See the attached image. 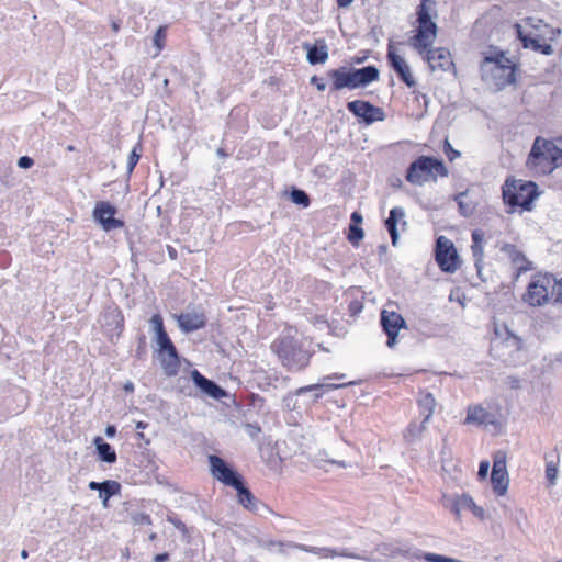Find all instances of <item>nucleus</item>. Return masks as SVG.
<instances>
[{
    "instance_id": "obj_1",
    "label": "nucleus",
    "mask_w": 562,
    "mask_h": 562,
    "mask_svg": "<svg viewBox=\"0 0 562 562\" xmlns=\"http://www.w3.org/2000/svg\"><path fill=\"white\" fill-rule=\"evenodd\" d=\"M435 0H420L416 7V32L408 38V45L419 54H425L424 59L428 63L431 71L440 69L448 71L451 68L456 74V65L451 58L450 50L446 47L432 48L438 35V25L435 21L438 16Z\"/></svg>"
},
{
    "instance_id": "obj_2",
    "label": "nucleus",
    "mask_w": 562,
    "mask_h": 562,
    "mask_svg": "<svg viewBox=\"0 0 562 562\" xmlns=\"http://www.w3.org/2000/svg\"><path fill=\"white\" fill-rule=\"evenodd\" d=\"M507 54V50L494 45H490L488 49L482 53L481 79L486 83H493L497 91L504 90L508 86H515L518 80L520 65Z\"/></svg>"
},
{
    "instance_id": "obj_3",
    "label": "nucleus",
    "mask_w": 562,
    "mask_h": 562,
    "mask_svg": "<svg viewBox=\"0 0 562 562\" xmlns=\"http://www.w3.org/2000/svg\"><path fill=\"white\" fill-rule=\"evenodd\" d=\"M539 186L532 180L515 179L507 177L502 186L504 204L514 212H530L533 210L535 201L540 196Z\"/></svg>"
},
{
    "instance_id": "obj_4",
    "label": "nucleus",
    "mask_w": 562,
    "mask_h": 562,
    "mask_svg": "<svg viewBox=\"0 0 562 562\" xmlns=\"http://www.w3.org/2000/svg\"><path fill=\"white\" fill-rule=\"evenodd\" d=\"M271 350L288 371L297 372L308 364L314 351L304 348L302 340L292 335H281L271 344Z\"/></svg>"
},
{
    "instance_id": "obj_5",
    "label": "nucleus",
    "mask_w": 562,
    "mask_h": 562,
    "mask_svg": "<svg viewBox=\"0 0 562 562\" xmlns=\"http://www.w3.org/2000/svg\"><path fill=\"white\" fill-rule=\"evenodd\" d=\"M449 170L442 158L431 155L416 157L405 170V179L415 186H423L430 180L437 181V177H448Z\"/></svg>"
},
{
    "instance_id": "obj_6",
    "label": "nucleus",
    "mask_w": 562,
    "mask_h": 562,
    "mask_svg": "<svg viewBox=\"0 0 562 562\" xmlns=\"http://www.w3.org/2000/svg\"><path fill=\"white\" fill-rule=\"evenodd\" d=\"M527 165L530 168L541 167L542 175H550L562 167V148L551 139L537 136L528 154Z\"/></svg>"
},
{
    "instance_id": "obj_7",
    "label": "nucleus",
    "mask_w": 562,
    "mask_h": 562,
    "mask_svg": "<svg viewBox=\"0 0 562 562\" xmlns=\"http://www.w3.org/2000/svg\"><path fill=\"white\" fill-rule=\"evenodd\" d=\"M435 261L445 273H454L461 266L462 260L452 240L440 235L435 240Z\"/></svg>"
},
{
    "instance_id": "obj_8",
    "label": "nucleus",
    "mask_w": 562,
    "mask_h": 562,
    "mask_svg": "<svg viewBox=\"0 0 562 562\" xmlns=\"http://www.w3.org/2000/svg\"><path fill=\"white\" fill-rule=\"evenodd\" d=\"M207 462L210 467V473L216 481L221 482L225 486L235 488L245 483L244 476L238 472L235 465L217 454H209Z\"/></svg>"
},
{
    "instance_id": "obj_9",
    "label": "nucleus",
    "mask_w": 562,
    "mask_h": 562,
    "mask_svg": "<svg viewBox=\"0 0 562 562\" xmlns=\"http://www.w3.org/2000/svg\"><path fill=\"white\" fill-rule=\"evenodd\" d=\"M119 207L110 201H97L92 210V220L105 233L123 228L125 221L119 217Z\"/></svg>"
},
{
    "instance_id": "obj_10",
    "label": "nucleus",
    "mask_w": 562,
    "mask_h": 562,
    "mask_svg": "<svg viewBox=\"0 0 562 562\" xmlns=\"http://www.w3.org/2000/svg\"><path fill=\"white\" fill-rule=\"evenodd\" d=\"M347 110L356 117L361 125L369 126L375 122H383L386 117L385 111L370 101L357 99L348 101Z\"/></svg>"
},
{
    "instance_id": "obj_11",
    "label": "nucleus",
    "mask_w": 562,
    "mask_h": 562,
    "mask_svg": "<svg viewBox=\"0 0 562 562\" xmlns=\"http://www.w3.org/2000/svg\"><path fill=\"white\" fill-rule=\"evenodd\" d=\"M100 322L101 326L104 328L108 340L115 345L125 328V319L122 310L114 303L105 306L101 314Z\"/></svg>"
},
{
    "instance_id": "obj_12",
    "label": "nucleus",
    "mask_w": 562,
    "mask_h": 562,
    "mask_svg": "<svg viewBox=\"0 0 562 562\" xmlns=\"http://www.w3.org/2000/svg\"><path fill=\"white\" fill-rule=\"evenodd\" d=\"M190 380L198 393V397H209L215 401L231 397V393L216 381L209 379L198 369L190 371Z\"/></svg>"
},
{
    "instance_id": "obj_13",
    "label": "nucleus",
    "mask_w": 562,
    "mask_h": 562,
    "mask_svg": "<svg viewBox=\"0 0 562 562\" xmlns=\"http://www.w3.org/2000/svg\"><path fill=\"white\" fill-rule=\"evenodd\" d=\"M380 326L386 335V346L392 349L397 345L400 330L407 328V323L402 314L395 311L382 310L380 313Z\"/></svg>"
},
{
    "instance_id": "obj_14",
    "label": "nucleus",
    "mask_w": 562,
    "mask_h": 562,
    "mask_svg": "<svg viewBox=\"0 0 562 562\" xmlns=\"http://www.w3.org/2000/svg\"><path fill=\"white\" fill-rule=\"evenodd\" d=\"M190 307L189 305L186 312L173 314L180 331L186 335L203 329L207 325V316L204 310L195 307L190 310Z\"/></svg>"
},
{
    "instance_id": "obj_15",
    "label": "nucleus",
    "mask_w": 562,
    "mask_h": 562,
    "mask_svg": "<svg viewBox=\"0 0 562 562\" xmlns=\"http://www.w3.org/2000/svg\"><path fill=\"white\" fill-rule=\"evenodd\" d=\"M552 273H546L533 278L528 286L524 300L531 306H542L549 301L548 286L551 283Z\"/></svg>"
},
{
    "instance_id": "obj_16",
    "label": "nucleus",
    "mask_w": 562,
    "mask_h": 562,
    "mask_svg": "<svg viewBox=\"0 0 562 562\" xmlns=\"http://www.w3.org/2000/svg\"><path fill=\"white\" fill-rule=\"evenodd\" d=\"M491 483L493 492L497 496H504L508 491L509 477L506 465V453L497 451L494 454L491 472Z\"/></svg>"
},
{
    "instance_id": "obj_17",
    "label": "nucleus",
    "mask_w": 562,
    "mask_h": 562,
    "mask_svg": "<svg viewBox=\"0 0 562 562\" xmlns=\"http://www.w3.org/2000/svg\"><path fill=\"white\" fill-rule=\"evenodd\" d=\"M386 59L390 68L406 87L414 88L417 85L409 65L405 58L396 52L392 42L387 44Z\"/></svg>"
},
{
    "instance_id": "obj_18",
    "label": "nucleus",
    "mask_w": 562,
    "mask_h": 562,
    "mask_svg": "<svg viewBox=\"0 0 562 562\" xmlns=\"http://www.w3.org/2000/svg\"><path fill=\"white\" fill-rule=\"evenodd\" d=\"M153 358L160 363L164 374L168 378L176 376L180 371L182 361L186 360L176 346L154 351Z\"/></svg>"
},
{
    "instance_id": "obj_19",
    "label": "nucleus",
    "mask_w": 562,
    "mask_h": 562,
    "mask_svg": "<svg viewBox=\"0 0 562 562\" xmlns=\"http://www.w3.org/2000/svg\"><path fill=\"white\" fill-rule=\"evenodd\" d=\"M326 77L329 80V93H336L344 89L353 90L352 66L342 65L328 69Z\"/></svg>"
},
{
    "instance_id": "obj_20",
    "label": "nucleus",
    "mask_w": 562,
    "mask_h": 562,
    "mask_svg": "<svg viewBox=\"0 0 562 562\" xmlns=\"http://www.w3.org/2000/svg\"><path fill=\"white\" fill-rule=\"evenodd\" d=\"M237 493L238 503L247 510L263 515V513H273L272 509L260 502L247 486V483H240L239 486L234 488Z\"/></svg>"
},
{
    "instance_id": "obj_21",
    "label": "nucleus",
    "mask_w": 562,
    "mask_h": 562,
    "mask_svg": "<svg viewBox=\"0 0 562 562\" xmlns=\"http://www.w3.org/2000/svg\"><path fill=\"white\" fill-rule=\"evenodd\" d=\"M149 325L154 334V351L176 346L166 329L164 318L160 313H155L151 315L149 318Z\"/></svg>"
},
{
    "instance_id": "obj_22",
    "label": "nucleus",
    "mask_w": 562,
    "mask_h": 562,
    "mask_svg": "<svg viewBox=\"0 0 562 562\" xmlns=\"http://www.w3.org/2000/svg\"><path fill=\"white\" fill-rule=\"evenodd\" d=\"M465 423L484 427L493 426L495 429H499L502 426L497 415L481 405L468 408Z\"/></svg>"
},
{
    "instance_id": "obj_23",
    "label": "nucleus",
    "mask_w": 562,
    "mask_h": 562,
    "mask_svg": "<svg viewBox=\"0 0 562 562\" xmlns=\"http://www.w3.org/2000/svg\"><path fill=\"white\" fill-rule=\"evenodd\" d=\"M302 48L306 52V60L310 65H323L328 60V46L324 38H317L314 43L304 42Z\"/></svg>"
},
{
    "instance_id": "obj_24",
    "label": "nucleus",
    "mask_w": 562,
    "mask_h": 562,
    "mask_svg": "<svg viewBox=\"0 0 562 562\" xmlns=\"http://www.w3.org/2000/svg\"><path fill=\"white\" fill-rule=\"evenodd\" d=\"M353 90L364 89L372 82L379 81L380 70L375 65H367L360 68L352 66Z\"/></svg>"
},
{
    "instance_id": "obj_25",
    "label": "nucleus",
    "mask_w": 562,
    "mask_h": 562,
    "mask_svg": "<svg viewBox=\"0 0 562 562\" xmlns=\"http://www.w3.org/2000/svg\"><path fill=\"white\" fill-rule=\"evenodd\" d=\"M484 237L485 233L481 228H475L471 233L472 238V245H471V251L474 259V267L476 269L477 277L481 279L482 282H485L486 279L482 274L483 269V244H484Z\"/></svg>"
},
{
    "instance_id": "obj_26",
    "label": "nucleus",
    "mask_w": 562,
    "mask_h": 562,
    "mask_svg": "<svg viewBox=\"0 0 562 562\" xmlns=\"http://www.w3.org/2000/svg\"><path fill=\"white\" fill-rule=\"evenodd\" d=\"M508 248H510L509 256L513 265L515 266L513 279L516 281L521 273L532 270L533 267L532 262L529 261L525 254L521 250H518L515 245L506 244L504 250L508 252Z\"/></svg>"
},
{
    "instance_id": "obj_27",
    "label": "nucleus",
    "mask_w": 562,
    "mask_h": 562,
    "mask_svg": "<svg viewBox=\"0 0 562 562\" xmlns=\"http://www.w3.org/2000/svg\"><path fill=\"white\" fill-rule=\"evenodd\" d=\"M360 383H362V380L349 381V382H342V383H330L329 381H324L322 379V382L306 385V386H301V387L296 389V394L297 395H306V393L310 391H321V392H323V394H326V393H329L335 390L358 385Z\"/></svg>"
},
{
    "instance_id": "obj_28",
    "label": "nucleus",
    "mask_w": 562,
    "mask_h": 562,
    "mask_svg": "<svg viewBox=\"0 0 562 562\" xmlns=\"http://www.w3.org/2000/svg\"><path fill=\"white\" fill-rule=\"evenodd\" d=\"M92 445L95 448V456L100 462L108 464H114L117 461V454L112 445L106 442L103 437L95 436L92 440Z\"/></svg>"
},
{
    "instance_id": "obj_29",
    "label": "nucleus",
    "mask_w": 562,
    "mask_h": 562,
    "mask_svg": "<svg viewBox=\"0 0 562 562\" xmlns=\"http://www.w3.org/2000/svg\"><path fill=\"white\" fill-rule=\"evenodd\" d=\"M254 541L259 548L277 551L283 555L288 554V549H299V543L293 541L272 540L259 536H255Z\"/></svg>"
},
{
    "instance_id": "obj_30",
    "label": "nucleus",
    "mask_w": 562,
    "mask_h": 562,
    "mask_svg": "<svg viewBox=\"0 0 562 562\" xmlns=\"http://www.w3.org/2000/svg\"><path fill=\"white\" fill-rule=\"evenodd\" d=\"M301 551L316 554L321 558H336V557H342V558H358L357 554L350 553L348 549H335V548H326V547H313V546H306L299 543V549Z\"/></svg>"
},
{
    "instance_id": "obj_31",
    "label": "nucleus",
    "mask_w": 562,
    "mask_h": 562,
    "mask_svg": "<svg viewBox=\"0 0 562 562\" xmlns=\"http://www.w3.org/2000/svg\"><path fill=\"white\" fill-rule=\"evenodd\" d=\"M416 402L424 423H429L436 406L434 394L427 390H419Z\"/></svg>"
},
{
    "instance_id": "obj_32",
    "label": "nucleus",
    "mask_w": 562,
    "mask_h": 562,
    "mask_svg": "<svg viewBox=\"0 0 562 562\" xmlns=\"http://www.w3.org/2000/svg\"><path fill=\"white\" fill-rule=\"evenodd\" d=\"M282 195L301 209H307L312 204L311 195L295 184L285 188Z\"/></svg>"
},
{
    "instance_id": "obj_33",
    "label": "nucleus",
    "mask_w": 562,
    "mask_h": 562,
    "mask_svg": "<svg viewBox=\"0 0 562 562\" xmlns=\"http://www.w3.org/2000/svg\"><path fill=\"white\" fill-rule=\"evenodd\" d=\"M514 31L516 40L520 42L522 48L536 52L539 43L541 42V35H537L531 32H526L521 24L519 23L514 24Z\"/></svg>"
},
{
    "instance_id": "obj_34",
    "label": "nucleus",
    "mask_w": 562,
    "mask_h": 562,
    "mask_svg": "<svg viewBox=\"0 0 562 562\" xmlns=\"http://www.w3.org/2000/svg\"><path fill=\"white\" fill-rule=\"evenodd\" d=\"M544 460H546V479L551 485H553V484H555V480L558 477L559 463H560V453H559L558 449H553V450L544 453Z\"/></svg>"
},
{
    "instance_id": "obj_35",
    "label": "nucleus",
    "mask_w": 562,
    "mask_h": 562,
    "mask_svg": "<svg viewBox=\"0 0 562 562\" xmlns=\"http://www.w3.org/2000/svg\"><path fill=\"white\" fill-rule=\"evenodd\" d=\"M405 211L401 206H394L390 210L389 216L384 220V227L386 231L397 229V225L401 224L404 228L407 222L404 220Z\"/></svg>"
},
{
    "instance_id": "obj_36",
    "label": "nucleus",
    "mask_w": 562,
    "mask_h": 562,
    "mask_svg": "<svg viewBox=\"0 0 562 562\" xmlns=\"http://www.w3.org/2000/svg\"><path fill=\"white\" fill-rule=\"evenodd\" d=\"M468 190L457 193L453 196V200L458 204L459 214L463 217H471L474 215L476 210V204L472 201H467Z\"/></svg>"
},
{
    "instance_id": "obj_37",
    "label": "nucleus",
    "mask_w": 562,
    "mask_h": 562,
    "mask_svg": "<svg viewBox=\"0 0 562 562\" xmlns=\"http://www.w3.org/2000/svg\"><path fill=\"white\" fill-rule=\"evenodd\" d=\"M494 331L497 337H503V335H506L505 341L508 344V346L515 348V350H520L524 346V340L515 335L507 325H503L502 327H498L497 325L494 326Z\"/></svg>"
},
{
    "instance_id": "obj_38",
    "label": "nucleus",
    "mask_w": 562,
    "mask_h": 562,
    "mask_svg": "<svg viewBox=\"0 0 562 562\" xmlns=\"http://www.w3.org/2000/svg\"><path fill=\"white\" fill-rule=\"evenodd\" d=\"M428 423H424V419L418 425L416 422H411L405 429L404 439L407 443H414L420 439L422 434L426 430V425Z\"/></svg>"
},
{
    "instance_id": "obj_39",
    "label": "nucleus",
    "mask_w": 562,
    "mask_h": 562,
    "mask_svg": "<svg viewBox=\"0 0 562 562\" xmlns=\"http://www.w3.org/2000/svg\"><path fill=\"white\" fill-rule=\"evenodd\" d=\"M144 146L142 138L138 139V142L134 145L132 148L128 157H127V166H126V173L127 178L130 179L135 167L139 162L142 155H143Z\"/></svg>"
},
{
    "instance_id": "obj_40",
    "label": "nucleus",
    "mask_w": 562,
    "mask_h": 562,
    "mask_svg": "<svg viewBox=\"0 0 562 562\" xmlns=\"http://www.w3.org/2000/svg\"><path fill=\"white\" fill-rule=\"evenodd\" d=\"M102 488L99 494V498H112L114 496H120L122 492V484L115 480H104L102 481Z\"/></svg>"
},
{
    "instance_id": "obj_41",
    "label": "nucleus",
    "mask_w": 562,
    "mask_h": 562,
    "mask_svg": "<svg viewBox=\"0 0 562 562\" xmlns=\"http://www.w3.org/2000/svg\"><path fill=\"white\" fill-rule=\"evenodd\" d=\"M461 504H462L461 509L470 510L480 520H483L485 518L484 508L476 505L473 497L470 494L462 493Z\"/></svg>"
},
{
    "instance_id": "obj_42",
    "label": "nucleus",
    "mask_w": 562,
    "mask_h": 562,
    "mask_svg": "<svg viewBox=\"0 0 562 562\" xmlns=\"http://www.w3.org/2000/svg\"><path fill=\"white\" fill-rule=\"evenodd\" d=\"M462 494L443 495L441 504L445 508L449 509L457 518H460Z\"/></svg>"
},
{
    "instance_id": "obj_43",
    "label": "nucleus",
    "mask_w": 562,
    "mask_h": 562,
    "mask_svg": "<svg viewBox=\"0 0 562 562\" xmlns=\"http://www.w3.org/2000/svg\"><path fill=\"white\" fill-rule=\"evenodd\" d=\"M168 27L167 25H159L153 36V45L158 52H161L166 45Z\"/></svg>"
},
{
    "instance_id": "obj_44",
    "label": "nucleus",
    "mask_w": 562,
    "mask_h": 562,
    "mask_svg": "<svg viewBox=\"0 0 562 562\" xmlns=\"http://www.w3.org/2000/svg\"><path fill=\"white\" fill-rule=\"evenodd\" d=\"M190 378H179L176 384V391L187 397H198V393L190 386Z\"/></svg>"
},
{
    "instance_id": "obj_45",
    "label": "nucleus",
    "mask_w": 562,
    "mask_h": 562,
    "mask_svg": "<svg viewBox=\"0 0 562 562\" xmlns=\"http://www.w3.org/2000/svg\"><path fill=\"white\" fill-rule=\"evenodd\" d=\"M364 238V231L361 226H349L347 239L353 247H359Z\"/></svg>"
},
{
    "instance_id": "obj_46",
    "label": "nucleus",
    "mask_w": 562,
    "mask_h": 562,
    "mask_svg": "<svg viewBox=\"0 0 562 562\" xmlns=\"http://www.w3.org/2000/svg\"><path fill=\"white\" fill-rule=\"evenodd\" d=\"M126 510H127V515L133 525H142V526L153 525V519H151L150 515H148L146 513L135 512V510L130 512L127 508H126Z\"/></svg>"
},
{
    "instance_id": "obj_47",
    "label": "nucleus",
    "mask_w": 562,
    "mask_h": 562,
    "mask_svg": "<svg viewBox=\"0 0 562 562\" xmlns=\"http://www.w3.org/2000/svg\"><path fill=\"white\" fill-rule=\"evenodd\" d=\"M167 521L173 525V527L179 530L183 538L190 537L189 528L186 526V524L178 517L177 514L170 513L167 515Z\"/></svg>"
},
{
    "instance_id": "obj_48",
    "label": "nucleus",
    "mask_w": 562,
    "mask_h": 562,
    "mask_svg": "<svg viewBox=\"0 0 562 562\" xmlns=\"http://www.w3.org/2000/svg\"><path fill=\"white\" fill-rule=\"evenodd\" d=\"M146 336L143 333H139L136 340H137V348L135 351V358L137 360H144L147 356V341Z\"/></svg>"
},
{
    "instance_id": "obj_49",
    "label": "nucleus",
    "mask_w": 562,
    "mask_h": 562,
    "mask_svg": "<svg viewBox=\"0 0 562 562\" xmlns=\"http://www.w3.org/2000/svg\"><path fill=\"white\" fill-rule=\"evenodd\" d=\"M127 89L131 94L138 97L143 93L144 83L140 79L131 77L127 83Z\"/></svg>"
},
{
    "instance_id": "obj_50",
    "label": "nucleus",
    "mask_w": 562,
    "mask_h": 562,
    "mask_svg": "<svg viewBox=\"0 0 562 562\" xmlns=\"http://www.w3.org/2000/svg\"><path fill=\"white\" fill-rule=\"evenodd\" d=\"M243 427L251 440H258L259 435L262 432L261 426L258 423H244Z\"/></svg>"
},
{
    "instance_id": "obj_51",
    "label": "nucleus",
    "mask_w": 562,
    "mask_h": 562,
    "mask_svg": "<svg viewBox=\"0 0 562 562\" xmlns=\"http://www.w3.org/2000/svg\"><path fill=\"white\" fill-rule=\"evenodd\" d=\"M442 150L450 161H453L461 156L460 150L454 149L448 138H445L443 140Z\"/></svg>"
},
{
    "instance_id": "obj_52",
    "label": "nucleus",
    "mask_w": 562,
    "mask_h": 562,
    "mask_svg": "<svg viewBox=\"0 0 562 562\" xmlns=\"http://www.w3.org/2000/svg\"><path fill=\"white\" fill-rule=\"evenodd\" d=\"M490 471V462L487 460H482L479 463V470H477V480L484 481L486 480Z\"/></svg>"
},
{
    "instance_id": "obj_53",
    "label": "nucleus",
    "mask_w": 562,
    "mask_h": 562,
    "mask_svg": "<svg viewBox=\"0 0 562 562\" xmlns=\"http://www.w3.org/2000/svg\"><path fill=\"white\" fill-rule=\"evenodd\" d=\"M370 54V49L360 50L356 56L351 58V64L349 66L363 64L369 58Z\"/></svg>"
},
{
    "instance_id": "obj_54",
    "label": "nucleus",
    "mask_w": 562,
    "mask_h": 562,
    "mask_svg": "<svg viewBox=\"0 0 562 562\" xmlns=\"http://www.w3.org/2000/svg\"><path fill=\"white\" fill-rule=\"evenodd\" d=\"M310 85L314 86L317 91L324 92L327 88V83L324 81L323 78L318 77L317 75H313L310 78Z\"/></svg>"
},
{
    "instance_id": "obj_55",
    "label": "nucleus",
    "mask_w": 562,
    "mask_h": 562,
    "mask_svg": "<svg viewBox=\"0 0 562 562\" xmlns=\"http://www.w3.org/2000/svg\"><path fill=\"white\" fill-rule=\"evenodd\" d=\"M551 281L554 282L553 293L555 295V302L562 304V278L557 280L555 277L551 278Z\"/></svg>"
},
{
    "instance_id": "obj_56",
    "label": "nucleus",
    "mask_w": 562,
    "mask_h": 562,
    "mask_svg": "<svg viewBox=\"0 0 562 562\" xmlns=\"http://www.w3.org/2000/svg\"><path fill=\"white\" fill-rule=\"evenodd\" d=\"M35 161L31 156L24 155L19 157L16 166L21 169H30L34 166Z\"/></svg>"
},
{
    "instance_id": "obj_57",
    "label": "nucleus",
    "mask_w": 562,
    "mask_h": 562,
    "mask_svg": "<svg viewBox=\"0 0 562 562\" xmlns=\"http://www.w3.org/2000/svg\"><path fill=\"white\" fill-rule=\"evenodd\" d=\"M362 310H363L362 302H360L358 300H351L350 301V303L348 305V311H349L351 316L358 315L359 313H361Z\"/></svg>"
},
{
    "instance_id": "obj_58",
    "label": "nucleus",
    "mask_w": 562,
    "mask_h": 562,
    "mask_svg": "<svg viewBox=\"0 0 562 562\" xmlns=\"http://www.w3.org/2000/svg\"><path fill=\"white\" fill-rule=\"evenodd\" d=\"M295 396H299L296 394V390L294 392H289L284 398H283V402H284V405L289 408V409H295L296 408V400L294 398Z\"/></svg>"
},
{
    "instance_id": "obj_59",
    "label": "nucleus",
    "mask_w": 562,
    "mask_h": 562,
    "mask_svg": "<svg viewBox=\"0 0 562 562\" xmlns=\"http://www.w3.org/2000/svg\"><path fill=\"white\" fill-rule=\"evenodd\" d=\"M536 53L542 54L544 56H551L554 53V49L549 43H539Z\"/></svg>"
},
{
    "instance_id": "obj_60",
    "label": "nucleus",
    "mask_w": 562,
    "mask_h": 562,
    "mask_svg": "<svg viewBox=\"0 0 562 562\" xmlns=\"http://www.w3.org/2000/svg\"><path fill=\"white\" fill-rule=\"evenodd\" d=\"M387 183H389L390 187H392L394 189H402V187H403L402 179L398 176H396V175H391L387 178Z\"/></svg>"
},
{
    "instance_id": "obj_61",
    "label": "nucleus",
    "mask_w": 562,
    "mask_h": 562,
    "mask_svg": "<svg viewBox=\"0 0 562 562\" xmlns=\"http://www.w3.org/2000/svg\"><path fill=\"white\" fill-rule=\"evenodd\" d=\"M306 394H310V400H307L304 405H311L316 403L319 398L324 396L323 392L321 391H310Z\"/></svg>"
},
{
    "instance_id": "obj_62",
    "label": "nucleus",
    "mask_w": 562,
    "mask_h": 562,
    "mask_svg": "<svg viewBox=\"0 0 562 562\" xmlns=\"http://www.w3.org/2000/svg\"><path fill=\"white\" fill-rule=\"evenodd\" d=\"M362 222H363V217H362L361 213H359L358 211H353L350 215L349 226H361Z\"/></svg>"
},
{
    "instance_id": "obj_63",
    "label": "nucleus",
    "mask_w": 562,
    "mask_h": 562,
    "mask_svg": "<svg viewBox=\"0 0 562 562\" xmlns=\"http://www.w3.org/2000/svg\"><path fill=\"white\" fill-rule=\"evenodd\" d=\"M276 457H278L279 462H282L281 457H279V452H278V449H277V445H274L273 447H270V448H269V458H268V463H269L270 465L272 464V462L277 463V461H276Z\"/></svg>"
},
{
    "instance_id": "obj_64",
    "label": "nucleus",
    "mask_w": 562,
    "mask_h": 562,
    "mask_svg": "<svg viewBox=\"0 0 562 562\" xmlns=\"http://www.w3.org/2000/svg\"><path fill=\"white\" fill-rule=\"evenodd\" d=\"M169 560H170V553L167 551L157 553L153 558V562H168Z\"/></svg>"
}]
</instances>
